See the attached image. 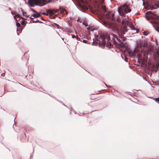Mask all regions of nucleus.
<instances>
[{"instance_id": "nucleus-1", "label": "nucleus", "mask_w": 159, "mask_h": 159, "mask_svg": "<svg viewBox=\"0 0 159 159\" xmlns=\"http://www.w3.org/2000/svg\"><path fill=\"white\" fill-rule=\"evenodd\" d=\"M130 11V9L129 8L125 5L120 7L118 9V12L120 15L123 14L124 12L127 13L128 12H129Z\"/></svg>"}, {"instance_id": "nucleus-2", "label": "nucleus", "mask_w": 159, "mask_h": 159, "mask_svg": "<svg viewBox=\"0 0 159 159\" xmlns=\"http://www.w3.org/2000/svg\"><path fill=\"white\" fill-rule=\"evenodd\" d=\"M35 14H33L31 16H33L35 18H37L39 17L40 16V14L39 13H38L37 12L35 13Z\"/></svg>"}, {"instance_id": "nucleus-3", "label": "nucleus", "mask_w": 159, "mask_h": 159, "mask_svg": "<svg viewBox=\"0 0 159 159\" xmlns=\"http://www.w3.org/2000/svg\"><path fill=\"white\" fill-rule=\"evenodd\" d=\"M39 0H28L29 3H35L39 2Z\"/></svg>"}, {"instance_id": "nucleus-4", "label": "nucleus", "mask_w": 159, "mask_h": 159, "mask_svg": "<svg viewBox=\"0 0 159 159\" xmlns=\"http://www.w3.org/2000/svg\"><path fill=\"white\" fill-rule=\"evenodd\" d=\"M111 45V44L110 43H107V46L110 47Z\"/></svg>"}, {"instance_id": "nucleus-5", "label": "nucleus", "mask_w": 159, "mask_h": 159, "mask_svg": "<svg viewBox=\"0 0 159 159\" xmlns=\"http://www.w3.org/2000/svg\"><path fill=\"white\" fill-rule=\"evenodd\" d=\"M31 10L33 11L34 12V13H35V12H37L34 10L33 9H31Z\"/></svg>"}, {"instance_id": "nucleus-6", "label": "nucleus", "mask_w": 159, "mask_h": 159, "mask_svg": "<svg viewBox=\"0 0 159 159\" xmlns=\"http://www.w3.org/2000/svg\"><path fill=\"white\" fill-rule=\"evenodd\" d=\"M39 20H37L36 21H34V20L33 21V22H39Z\"/></svg>"}, {"instance_id": "nucleus-7", "label": "nucleus", "mask_w": 159, "mask_h": 159, "mask_svg": "<svg viewBox=\"0 0 159 159\" xmlns=\"http://www.w3.org/2000/svg\"><path fill=\"white\" fill-rule=\"evenodd\" d=\"M25 13H24V12H23V16H26L25 14Z\"/></svg>"}, {"instance_id": "nucleus-8", "label": "nucleus", "mask_w": 159, "mask_h": 159, "mask_svg": "<svg viewBox=\"0 0 159 159\" xmlns=\"http://www.w3.org/2000/svg\"><path fill=\"white\" fill-rule=\"evenodd\" d=\"M75 36L73 35H72V37L73 38H74L75 37Z\"/></svg>"}, {"instance_id": "nucleus-9", "label": "nucleus", "mask_w": 159, "mask_h": 159, "mask_svg": "<svg viewBox=\"0 0 159 159\" xmlns=\"http://www.w3.org/2000/svg\"><path fill=\"white\" fill-rule=\"evenodd\" d=\"M45 5V4H42V5H41L40 6H42L44 5Z\"/></svg>"}, {"instance_id": "nucleus-10", "label": "nucleus", "mask_w": 159, "mask_h": 159, "mask_svg": "<svg viewBox=\"0 0 159 159\" xmlns=\"http://www.w3.org/2000/svg\"><path fill=\"white\" fill-rule=\"evenodd\" d=\"M17 16V15H15L14 17V18L15 19H16V16Z\"/></svg>"}, {"instance_id": "nucleus-11", "label": "nucleus", "mask_w": 159, "mask_h": 159, "mask_svg": "<svg viewBox=\"0 0 159 159\" xmlns=\"http://www.w3.org/2000/svg\"><path fill=\"white\" fill-rule=\"evenodd\" d=\"M18 23H17V25H18Z\"/></svg>"}, {"instance_id": "nucleus-12", "label": "nucleus", "mask_w": 159, "mask_h": 159, "mask_svg": "<svg viewBox=\"0 0 159 159\" xmlns=\"http://www.w3.org/2000/svg\"><path fill=\"white\" fill-rule=\"evenodd\" d=\"M18 23H17V25H18Z\"/></svg>"}, {"instance_id": "nucleus-13", "label": "nucleus", "mask_w": 159, "mask_h": 159, "mask_svg": "<svg viewBox=\"0 0 159 159\" xmlns=\"http://www.w3.org/2000/svg\"><path fill=\"white\" fill-rule=\"evenodd\" d=\"M157 99H159V97L158 98H157Z\"/></svg>"}, {"instance_id": "nucleus-14", "label": "nucleus", "mask_w": 159, "mask_h": 159, "mask_svg": "<svg viewBox=\"0 0 159 159\" xmlns=\"http://www.w3.org/2000/svg\"><path fill=\"white\" fill-rule=\"evenodd\" d=\"M104 44H105V43H103Z\"/></svg>"}]
</instances>
